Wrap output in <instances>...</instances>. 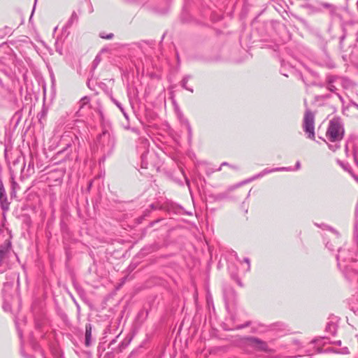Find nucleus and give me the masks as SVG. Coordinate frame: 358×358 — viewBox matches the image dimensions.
<instances>
[{"mask_svg":"<svg viewBox=\"0 0 358 358\" xmlns=\"http://www.w3.org/2000/svg\"><path fill=\"white\" fill-rule=\"evenodd\" d=\"M243 262L245 263H246L247 266H246V268H245V271H250V259L248 257H245L243 259Z\"/></svg>","mask_w":358,"mask_h":358,"instance_id":"obj_31","label":"nucleus"},{"mask_svg":"<svg viewBox=\"0 0 358 358\" xmlns=\"http://www.w3.org/2000/svg\"><path fill=\"white\" fill-rule=\"evenodd\" d=\"M355 159L356 164H357V166H358V159H357V157H355Z\"/></svg>","mask_w":358,"mask_h":358,"instance_id":"obj_52","label":"nucleus"},{"mask_svg":"<svg viewBox=\"0 0 358 358\" xmlns=\"http://www.w3.org/2000/svg\"><path fill=\"white\" fill-rule=\"evenodd\" d=\"M345 38V35H343L340 38V47L341 49L343 48V42Z\"/></svg>","mask_w":358,"mask_h":358,"instance_id":"obj_34","label":"nucleus"},{"mask_svg":"<svg viewBox=\"0 0 358 358\" xmlns=\"http://www.w3.org/2000/svg\"><path fill=\"white\" fill-rule=\"evenodd\" d=\"M59 358H63V357H59Z\"/></svg>","mask_w":358,"mask_h":358,"instance_id":"obj_56","label":"nucleus"},{"mask_svg":"<svg viewBox=\"0 0 358 358\" xmlns=\"http://www.w3.org/2000/svg\"><path fill=\"white\" fill-rule=\"evenodd\" d=\"M41 356L43 357V358H46L45 356V353L43 351H41Z\"/></svg>","mask_w":358,"mask_h":358,"instance_id":"obj_45","label":"nucleus"},{"mask_svg":"<svg viewBox=\"0 0 358 358\" xmlns=\"http://www.w3.org/2000/svg\"><path fill=\"white\" fill-rule=\"evenodd\" d=\"M265 176V175H264V174H263V171H261L259 173H258V174H257V175L254 176L252 178H250V179L249 180V181H252V180H255V179H257V178H262V177H263V176Z\"/></svg>","mask_w":358,"mask_h":358,"instance_id":"obj_32","label":"nucleus"},{"mask_svg":"<svg viewBox=\"0 0 358 358\" xmlns=\"http://www.w3.org/2000/svg\"><path fill=\"white\" fill-rule=\"evenodd\" d=\"M0 203L1 209L3 211H7L9 209L10 203L8 201L6 192L1 181H0Z\"/></svg>","mask_w":358,"mask_h":358,"instance_id":"obj_10","label":"nucleus"},{"mask_svg":"<svg viewBox=\"0 0 358 358\" xmlns=\"http://www.w3.org/2000/svg\"><path fill=\"white\" fill-rule=\"evenodd\" d=\"M344 135V128L338 119H333L329 122L327 131V138L331 142L335 143L334 145H329L331 150L335 151L339 146L337 143L342 140Z\"/></svg>","mask_w":358,"mask_h":358,"instance_id":"obj_2","label":"nucleus"},{"mask_svg":"<svg viewBox=\"0 0 358 358\" xmlns=\"http://www.w3.org/2000/svg\"><path fill=\"white\" fill-rule=\"evenodd\" d=\"M35 320H36V327L37 329L41 328L42 325H41V323L38 322V318H35Z\"/></svg>","mask_w":358,"mask_h":358,"instance_id":"obj_37","label":"nucleus"},{"mask_svg":"<svg viewBox=\"0 0 358 358\" xmlns=\"http://www.w3.org/2000/svg\"><path fill=\"white\" fill-rule=\"evenodd\" d=\"M15 73V65L13 56L6 55L0 59V90L4 88L3 79L11 78Z\"/></svg>","mask_w":358,"mask_h":358,"instance_id":"obj_4","label":"nucleus"},{"mask_svg":"<svg viewBox=\"0 0 358 358\" xmlns=\"http://www.w3.org/2000/svg\"><path fill=\"white\" fill-rule=\"evenodd\" d=\"M98 143L103 148H110L114 146V138L107 131H103L97 138Z\"/></svg>","mask_w":358,"mask_h":358,"instance_id":"obj_8","label":"nucleus"},{"mask_svg":"<svg viewBox=\"0 0 358 358\" xmlns=\"http://www.w3.org/2000/svg\"><path fill=\"white\" fill-rule=\"evenodd\" d=\"M351 105L354 107H355L357 109H358V103L354 102V101H352L351 102Z\"/></svg>","mask_w":358,"mask_h":358,"instance_id":"obj_41","label":"nucleus"},{"mask_svg":"<svg viewBox=\"0 0 358 358\" xmlns=\"http://www.w3.org/2000/svg\"><path fill=\"white\" fill-rule=\"evenodd\" d=\"M227 197V194L226 193H220L215 196H213V199L215 201H221Z\"/></svg>","mask_w":358,"mask_h":358,"instance_id":"obj_24","label":"nucleus"},{"mask_svg":"<svg viewBox=\"0 0 358 358\" xmlns=\"http://www.w3.org/2000/svg\"><path fill=\"white\" fill-rule=\"evenodd\" d=\"M128 96H129V101H130V104L132 106V103H131V98H130V96H129V94L128 95Z\"/></svg>","mask_w":358,"mask_h":358,"instance_id":"obj_51","label":"nucleus"},{"mask_svg":"<svg viewBox=\"0 0 358 358\" xmlns=\"http://www.w3.org/2000/svg\"><path fill=\"white\" fill-rule=\"evenodd\" d=\"M20 354L24 358H36L34 355L27 353L22 347L20 349Z\"/></svg>","mask_w":358,"mask_h":358,"instance_id":"obj_27","label":"nucleus"},{"mask_svg":"<svg viewBox=\"0 0 358 358\" xmlns=\"http://www.w3.org/2000/svg\"><path fill=\"white\" fill-rule=\"evenodd\" d=\"M147 154H148L147 152H144L141 155V159H142L141 167L143 168V169H147L148 163L145 161V159L146 158V156H147Z\"/></svg>","mask_w":358,"mask_h":358,"instance_id":"obj_25","label":"nucleus"},{"mask_svg":"<svg viewBox=\"0 0 358 358\" xmlns=\"http://www.w3.org/2000/svg\"><path fill=\"white\" fill-rule=\"evenodd\" d=\"M329 230H331V231L337 234V231L335 229H332L331 227L329 228Z\"/></svg>","mask_w":358,"mask_h":358,"instance_id":"obj_48","label":"nucleus"},{"mask_svg":"<svg viewBox=\"0 0 358 358\" xmlns=\"http://www.w3.org/2000/svg\"><path fill=\"white\" fill-rule=\"evenodd\" d=\"M122 320V315H113L104 329V334H115L120 327Z\"/></svg>","mask_w":358,"mask_h":358,"instance_id":"obj_7","label":"nucleus"},{"mask_svg":"<svg viewBox=\"0 0 358 358\" xmlns=\"http://www.w3.org/2000/svg\"><path fill=\"white\" fill-rule=\"evenodd\" d=\"M90 97L88 96H84L83 97L80 101V103L81 104L82 106H84L85 105H87L90 103Z\"/></svg>","mask_w":358,"mask_h":358,"instance_id":"obj_30","label":"nucleus"},{"mask_svg":"<svg viewBox=\"0 0 358 358\" xmlns=\"http://www.w3.org/2000/svg\"><path fill=\"white\" fill-rule=\"evenodd\" d=\"M26 319L25 315H17L15 318V326L20 337L22 336V331L20 328L22 325L25 324Z\"/></svg>","mask_w":358,"mask_h":358,"instance_id":"obj_12","label":"nucleus"},{"mask_svg":"<svg viewBox=\"0 0 358 358\" xmlns=\"http://www.w3.org/2000/svg\"><path fill=\"white\" fill-rule=\"evenodd\" d=\"M92 324L87 323L85 324V345L90 347L92 345Z\"/></svg>","mask_w":358,"mask_h":358,"instance_id":"obj_13","label":"nucleus"},{"mask_svg":"<svg viewBox=\"0 0 358 358\" xmlns=\"http://www.w3.org/2000/svg\"><path fill=\"white\" fill-rule=\"evenodd\" d=\"M355 179L358 182V177L354 176Z\"/></svg>","mask_w":358,"mask_h":358,"instance_id":"obj_54","label":"nucleus"},{"mask_svg":"<svg viewBox=\"0 0 358 358\" xmlns=\"http://www.w3.org/2000/svg\"><path fill=\"white\" fill-rule=\"evenodd\" d=\"M124 115V117L127 119V120H129V115L128 114L126 113V111L124 110V109H123V111H121Z\"/></svg>","mask_w":358,"mask_h":358,"instance_id":"obj_40","label":"nucleus"},{"mask_svg":"<svg viewBox=\"0 0 358 358\" xmlns=\"http://www.w3.org/2000/svg\"><path fill=\"white\" fill-rule=\"evenodd\" d=\"M342 354H349V350L348 348H343L341 351Z\"/></svg>","mask_w":358,"mask_h":358,"instance_id":"obj_38","label":"nucleus"},{"mask_svg":"<svg viewBox=\"0 0 358 358\" xmlns=\"http://www.w3.org/2000/svg\"><path fill=\"white\" fill-rule=\"evenodd\" d=\"M78 21V16L77 15V13L73 11L71 14V17L69 18V20H68L67 23H66V27H70L71 26H72L74 23H77Z\"/></svg>","mask_w":358,"mask_h":358,"instance_id":"obj_20","label":"nucleus"},{"mask_svg":"<svg viewBox=\"0 0 358 358\" xmlns=\"http://www.w3.org/2000/svg\"><path fill=\"white\" fill-rule=\"evenodd\" d=\"M353 239L356 243L355 247L352 250L345 248L338 250L336 256L338 266L343 270L345 278L350 281L358 282V271L350 267L348 263L356 260L358 251V220H356L353 227Z\"/></svg>","mask_w":358,"mask_h":358,"instance_id":"obj_1","label":"nucleus"},{"mask_svg":"<svg viewBox=\"0 0 358 358\" xmlns=\"http://www.w3.org/2000/svg\"><path fill=\"white\" fill-rule=\"evenodd\" d=\"M306 7L313 14H327L331 18L338 15V7L336 5L323 1H316L313 3L308 4Z\"/></svg>","mask_w":358,"mask_h":358,"instance_id":"obj_3","label":"nucleus"},{"mask_svg":"<svg viewBox=\"0 0 358 358\" xmlns=\"http://www.w3.org/2000/svg\"><path fill=\"white\" fill-rule=\"evenodd\" d=\"M132 337L125 338L118 345L120 352H122L128 347L131 341Z\"/></svg>","mask_w":358,"mask_h":358,"instance_id":"obj_19","label":"nucleus"},{"mask_svg":"<svg viewBox=\"0 0 358 358\" xmlns=\"http://www.w3.org/2000/svg\"><path fill=\"white\" fill-rule=\"evenodd\" d=\"M300 168H301V163L299 161H297L296 163V165H295V168L294 169L292 168V169H293L292 171H294V170H299Z\"/></svg>","mask_w":358,"mask_h":358,"instance_id":"obj_35","label":"nucleus"},{"mask_svg":"<svg viewBox=\"0 0 358 358\" xmlns=\"http://www.w3.org/2000/svg\"><path fill=\"white\" fill-rule=\"evenodd\" d=\"M234 256H235L236 259L238 261H239V258H238V255H237V253H236V252H235Z\"/></svg>","mask_w":358,"mask_h":358,"instance_id":"obj_47","label":"nucleus"},{"mask_svg":"<svg viewBox=\"0 0 358 358\" xmlns=\"http://www.w3.org/2000/svg\"><path fill=\"white\" fill-rule=\"evenodd\" d=\"M110 99H111L112 102L114 104H115L117 106V107L120 110V111H123L124 108L120 102H119L117 100L114 99L113 96L110 97Z\"/></svg>","mask_w":358,"mask_h":358,"instance_id":"obj_29","label":"nucleus"},{"mask_svg":"<svg viewBox=\"0 0 358 358\" xmlns=\"http://www.w3.org/2000/svg\"><path fill=\"white\" fill-rule=\"evenodd\" d=\"M31 348L32 349L35 351V352H38L39 354L41 355V351H43L40 345H38V343H37L36 342H32L31 343Z\"/></svg>","mask_w":358,"mask_h":358,"instance_id":"obj_26","label":"nucleus"},{"mask_svg":"<svg viewBox=\"0 0 358 358\" xmlns=\"http://www.w3.org/2000/svg\"><path fill=\"white\" fill-rule=\"evenodd\" d=\"M322 344H324V345L327 343L335 344V345H339V346L341 345V341L338 340V341H329V338L327 336L317 337L312 341L313 343H317V344H320V343H322Z\"/></svg>","mask_w":358,"mask_h":358,"instance_id":"obj_14","label":"nucleus"},{"mask_svg":"<svg viewBox=\"0 0 358 358\" xmlns=\"http://www.w3.org/2000/svg\"><path fill=\"white\" fill-rule=\"evenodd\" d=\"M327 89L329 91L334 92L336 90V87L334 85V83L338 84V76H333V75L328 76L327 78Z\"/></svg>","mask_w":358,"mask_h":358,"instance_id":"obj_15","label":"nucleus"},{"mask_svg":"<svg viewBox=\"0 0 358 358\" xmlns=\"http://www.w3.org/2000/svg\"><path fill=\"white\" fill-rule=\"evenodd\" d=\"M122 330H120V331L118 333V334L116 336L115 338L113 339L110 342V344L109 345H113V343H115L116 342V338L120 335V334L122 333Z\"/></svg>","mask_w":358,"mask_h":358,"instance_id":"obj_36","label":"nucleus"},{"mask_svg":"<svg viewBox=\"0 0 358 358\" xmlns=\"http://www.w3.org/2000/svg\"><path fill=\"white\" fill-rule=\"evenodd\" d=\"M227 165H229L227 162H223L219 168L215 169V171H220L221 170V168L222 166H227Z\"/></svg>","mask_w":358,"mask_h":358,"instance_id":"obj_39","label":"nucleus"},{"mask_svg":"<svg viewBox=\"0 0 358 358\" xmlns=\"http://www.w3.org/2000/svg\"><path fill=\"white\" fill-rule=\"evenodd\" d=\"M99 36L101 38H104V39H112L113 38L114 35L112 33L106 34L105 33L101 32L99 34Z\"/></svg>","mask_w":358,"mask_h":358,"instance_id":"obj_28","label":"nucleus"},{"mask_svg":"<svg viewBox=\"0 0 358 358\" xmlns=\"http://www.w3.org/2000/svg\"><path fill=\"white\" fill-rule=\"evenodd\" d=\"M236 282H237V283H238V285H240L241 287H242V286H243L242 282H241V280H240V279H238H238L236 280Z\"/></svg>","mask_w":358,"mask_h":358,"instance_id":"obj_43","label":"nucleus"},{"mask_svg":"<svg viewBox=\"0 0 358 358\" xmlns=\"http://www.w3.org/2000/svg\"><path fill=\"white\" fill-rule=\"evenodd\" d=\"M150 208H151L152 210H155V209H156V207H155V204H154V203H152V204L150 206Z\"/></svg>","mask_w":358,"mask_h":358,"instance_id":"obj_44","label":"nucleus"},{"mask_svg":"<svg viewBox=\"0 0 358 358\" xmlns=\"http://www.w3.org/2000/svg\"><path fill=\"white\" fill-rule=\"evenodd\" d=\"M250 324V322H245V324H241V325H237L236 329H243L245 327H248L249 325Z\"/></svg>","mask_w":358,"mask_h":358,"instance_id":"obj_33","label":"nucleus"},{"mask_svg":"<svg viewBox=\"0 0 358 358\" xmlns=\"http://www.w3.org/2000/svg\"><path fill=\"white\" fill-rule=\"evenodd\" d=\"M338 83L344 88H349L352 86V81L345 77L338 76Z\"/></svg>","mask_w":358,"mask_h":358,"instance_id":"obj_18","label":"nucleus"},{"mask_svg":"<svg viewBox=\"0 0 358 358\" xmlns=\"http://www.w3.org/2000/svg\"><path fill=\"white\" fill-rule=\"evenodd\" d=\"M148 140H145V145L147 144Z\"/></svg>","mask_w":358,"mask_h":358,"instance_id":"obj_55","label":"nucleus"},{"mask_svg":"<svg viewBox=\"0 0 358 358\" xmlns=\"http://www.w3.org/2000/svg\"><path fill=\"white\" fill-rule=\"evenodd\" d=\"M315 115L310 110H306L303 122V129L306 134L308 135V138L315 140Z\"/></svg>","mask_w":358,"mask_h":358,"instance_id":"obj_5","label":"nucleus"},{"mask_svg":"<svg viewBox=\"0 0 358 358\" xmlns=\"http://www.w3.org/2000/svg\"><path fill=\"white\" fill-rule=\"evenodd\" d=\"M206 303H207L208 308H210V307L212 306L213 311L215 312L213 297L209 292H208V293L206 294ZM210 311H211L210 309H209L210 313Z\"/></svg>","mask_w":358,"mask_h":358,"instance_id":"obj_21","label":"nucleus"},{"mask_svg":"<svg viewBox=\"0 0 358 358\" xmlns=\"http://www.w3.org/2000/svg\"><path fill=\"white\" fill-rule=\"evenodd\" d=\"M337 96H338L339 99L343 101V97L339 94H337Z\"/></svg>","mask_w":358,"mask_h":358,"instance_id":"obj_46","label":"nucleus"},{"mask_svg":"<svg viewBox=\"0 0 358 358\" xmlns=\"http://www.w3.org/2000/svg\"><path fill=\"white\" fill-rule=\"evenodd\" d=\"M36 1H37V0H35V2H34V6H36ZM34 9H35V6H34V9H33V11L34 10Z\"/></svg>","mask_w":358,"mask_h":358,"instance_id":"obj_53","label":"nucleus"},{"mask_svg":"<svg viewBox=\"0 0 358 358\" xmlns=\"http://www.w3.org/2000/svg\"><path fill=\"white\" fill-rule=\"evenodd\" d=\"M189 78H190V76H185V77L183 78V79L182 80V81H181V86H182L184 89L187 90H188V91H189V92H193V91H194V90H193V89H192V88H191V87H187V82H188V80H189Z\"/></svg>","mask_w":358,"mask_h":358,"instance_id":"obj_22","label":"nucleus"},{"mask_svg":"<svg viewBox=\"0 0 358 358\" xmlns=\"http://www.w3.org/2000/svg\"><path fill=\"white\" fill-rule=\"evenodd\" d=\"M292 167H278L274 169H264L263 170V174L266 175L268 173H271L275 171H292Z\"/></svg>","mask_w":358,"mask_h":358,"instance_id":"obj_16","label":"nucleus"},{"mask_svg":"<svg viewBox=\"0 0 358 358\" xmlns=\"http://www.w3.org/2000/svg\"><path fill=\"white\" fill-rule=\"evenodd\" d=\"M334 66H335V65H334V64H331L329 65V67H330V68H334Z\"/></svg>","mask_w":358,"mask_h":358,"instance_id":"obj_50","label":"nucleus"},{"mask_svg":"<svg viewBox=\"0 0 358 358\" xmlns=\"http://www.w3.org/2000/svg\"><path fill=\"white\" fill-rule=\"evenodd\" d=\"M356 40H357V44L355 46L357 47L358 46V32H357V39Z\"/></svg>","mask_w":358,"mask_h":358,"instance_id":"obj_49","label":"nucleus"},{"mask_svg":"<svg viewBox=\"0 0 358 358\" xmlns=\"http://www.w3.org/2000/svg\"><path fill=\"white\" fill-rule=\"evenodd\" d=\"M325 331L332 336H334L337 331V325L332 322H328L325 327Z\"/></svg>","mask_w":358,"mask_h":358,"instance_id":"obj_17","label":"nucleus"},{"mask_svg":"<svg viewBox=\"0 0 358 358\" xmlns=\"http://www.w3.org/2000/svg\"><path fill=\"white\" fill-rule=\"evenodd\" d=\"M10 248L11 243L10 241L0 245V266L2 265L3 260L8 257Z\"/></svg>","mask_w":358,"mask_h":358,"instance_id":"obj_11","label":"nucleus"},{"mask_svg":"<svg viewBox=\"0 0 358 358\" xmlns=\"http://www.w3.org/2000/svg\"><path fill=\"white\" fill-rule=\"evenodd\" d=\"M242 343L250 346L255 350L262 351V352H268V346L267 343L256 337L253 336H246L242 338Z\"/></svg>","mask_w":358,"mask_h":358,"instance_id":"obj_6","label":"nucleus"},{"mask_svg":"<svg viewBox=\"0 0 358 358\" xmlns=\"http://www.w3.org/2000/svg\"><path fill=\"white\" fill-rule=\"evenodd\" d=\"M181 122L185 124L187 131H188L189 137L191 138V136L192 135V127H191V125H190L189 121L187 119L183 118L181 120Z\"/></svg>","mask_w":358,"mask_h":358,"instance_id":"obj_23","label":"nucleus"},{"mask_svg":"<svg viewBox=\"0 0 358 358\" xmlns=\"http://www.w3.org/2000/svg\"><path fill=\"white\" fill-rule=\"evenodd\" d=\"M185 182H186L187 185L189 187L190 182H189V179L186 176H185Z\"/></svg>","mask_w":358,"mask_h":358,"instance_id":"obj_42","label":"nucleus"},{"mask_svg":"<svg viewBox=\"0 0 358 358\" xmlns=\"http://www.w3.org/2000/svg\"><path fill=\"white\" fill-rule=\"evenodd\" d=\"M223 294L226 308L228 311H230L229 306L234 301L236 296L235 292L232 288L226 287L223 289Z\"/></svg>","mask_w":358,"mask_h":358,"instance_id":"obj_9","label":"nucleus"}]
</instances>
